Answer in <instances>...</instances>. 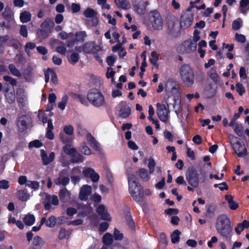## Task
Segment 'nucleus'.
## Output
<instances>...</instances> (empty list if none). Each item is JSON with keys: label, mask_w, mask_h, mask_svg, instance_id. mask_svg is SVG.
I'll list each match as a JSON object with an SVG mask.
<instances>
[{"label": "nucleus", "mask_w": 249, "mask_h": 249, "mask_svg": "<svg viewBox=\"0 0 249 249\" xmlns=\"http://www.w3.org/2000/svg\"><path fill=\"white\" fill-rule=\"evenodd\" d=\"M215 228L217 233L227 241L231 239L233 228L229 216L221 214L217 216L215 223Z\"/></svg>", "instance_id": "nucleus-1"}, {"label": "nucleus", "mask_w": 249, "mask_h": 249, "mask_svg": "<svg viewBox=\"0 0 249 249\" xmlns=\"http://www.w3.org/2000/svg\"><path fill=\"white\" fill-rule=\"evenodd\" d=\"M129 191L131 196L136 202H142L143 199V192L142 186L139 182L138 178L133 174L129 175L128 178Z\"/></svg>", "instance_id": "nucleus-2"}, {"label": "nucleus", "mask_w": 249, "mask_h": 249, "mask_svg": "<svg viewBox=\"0 0 249 249\" xmlns=\"http://www.w3.org/2000/svg\"><path fill=\"white\" fill-rule=\"evenodd\" d=\"M182 82L187 87H191L195 83V73L193 68L189 64H182L178 68Z\"/></svg>", "instance_id": "nucleus-3"}, {"label": "nucleus", "mask_w": 249, "mask_h": 249, "mask_svg": "<svg viewBox=\"0 0 249 249\" xmlns=\"http://www.w3.org/2000/svg\"><path fill=\"white\" fill-rule=\"evenodd\" d=\"M87 99L89 103L95 107H107V106L105 96L100 90L96 88L90 89L88 91Z\"/></svg>", "instance_id": "nucleus-4"}, {"label": "nucleus", "mask_w": 249, "mask_h": 249, "mask_svg": "<svg viewBox=\"0 0 249 249\" xmlns=\"http://www.w3.org/2000/svg\"><path fill=\"white\" fill-rule=\"evenodd\" d=\"M199 174L198 171L194 167H189L186 173V179L192 187L196 188L199 184Z\"/></svg>", "instance_id": "nucleus-5"}, {"label": "nucleus", "mask_w": 249, "mask_h": 249, "mask_svg": "<svg viewBox=\"0 0 249 249\" xmlns=\"http://www.w3.org/2000/svg\"><path fill=\"white\" fill-rule=\"evenodd\" d=\"M63 151L65 154L71 156V161L73 163H80L84 160V157L80 153H77L76 149L71 148L70 144H66L63 147Z\"/></svg>", "instance_id": "nucleus-6"}, {"label": "nucleus", "mask_w": 249, "mask_h": 249, "mask_svg": "<svg viewBox=\"0 0 249 249\" xmlns=\"http://www.w3.org/2000/svg\"><path fill=\"white\" fill-rule=\"evenodd\" d=\"M150 21L153 29L155 30H160L163 27V21L160 14L157 10L150 12Z\"/></svg>", "instance_id": "nucleus-7"}, {"label": "nucleus", "mask_w": 249, "mask_h": 249, "mask_svg": "<svg viewBox=\"0 0 249 249\" xmlns=\"http://www.w3.org/2000/svg\"><path fill=\"white\" fill-rule=\"evenodd\" d=\"M101 47L97 45L95 41H88L82 45V51L87 54H93L101 51Z\"/></svg>", "instance_id": "nucleus-8"}, {"label": "nucleus", "mask_w": 249, "mask_h": 249, "mask_svg": "<svg viewBox=\"0 0 249 249\" xmlns=\"http://www.w3.org/2000/svg\"><path fill=\"white\" fill-rule=\"evenodd\" d=\"M58 175V177L54 180V183L57 185L67 186L70 182L68 170L63 169L59 173Z\"/></svg>", "instance_id": "nucleus-9"}, {"label": "nucleus", "mask_w": 249, "mask_h": 249, "mask_svg": "<svg viewBox=\"0 0 249 249\" xmlns=\"http://www.w3.org/2000/svg\"><path fill=\"white\" fill-rule=\"evenodd\" d=\"M243 146L244 144L239 138L238 141L232 144L234 152L239 157H244L247 154V149L245 147H243Z\"/></svg>", "instance_id": "nucleus-10"}, {"label": "nucleus", "mask_w": 249, "mask_h": 249, "mask_svg": "<svg viewBox=\"0 0 249 249\" xmlns=\"http://www.w3.org/2000/svg\"><path fill=\"white\" fill-rule=\"evenodd\" d=\"M193 21V16L192 14L185 13L180 18V25L182 28H187L190 26Z\"/></svg>", "instance_id": "nucleus-11"}, {"label": "nucleus", "mask_w": 249, "mask_h": 249, "mask_svg": "<svg viewBox=\"0 0 249 249\" xmlns=\"http://www.w3.org/2000/svg\"><path fill=\"white\" fill-rule=\"evenodd\" d=\"M120 108L119 110L120 116L122 118H126L130 114L131 108L126 102H121L120 104Z\"/></svg>", "instance_id": "nucleus-12"}, {"label": "nucleus", "mask_w": 249, "mask_h": 249, "mask_svg": "<svg viewBox=\"0 0 249 249\" xmlns=\"http://www.w3.org/2000/svg\"><path fill=\"white\" fill-rule=\"evenodd\" d=\"M124 218L126 221L127 226L131 230L135 229V222L132 218L130 209L128 207H125L124 209Z\"/></svg>", "instance_id": "nucleus-13"}, {"label": "nucleus", "mask_w": 249, "mask_h": 249, "mask_svg": "<svg viewBox=\"0 0 249 249\" xmlns=\"http://www.w3.org/2000/svg\"><path fill=\"white\" fill-rule=\"evenodd\" d=\"M91 193V186L88 185H84L81 188L79 198L81 200H86Z\"/></svg>", "instance_id": "nucleus-14"}, {"label": "nucleus", "mask_w": 249, "mask_h": 249, "mask_svg": "<svg viewBox=\"0 0 249 249\" xmlns=\"http://www.w3.org/2000/svg\"><path fill=\"white\" fill-rule=\"evenodd\" d=\"M132 3L133 7L139 15H143L145 14L146 7L141 0H133Z\"/></svg>", "instance_id": "nucleus-15"}, {"label": "nucleus", "mask_w": 249, "mask_h": 249, "mask_svg": "<svg viewBox=\"0 0 249 249\" xmlns=\"http://www.w3.org/2000/svg\"><path fill=\"white\" fill-rule=\"evenodd\" d=\"M55 154L53 152H52L49 154L48 157L47 154L44 150H41V157L42 160L43 164L47 165L51 163L54 159Z\"/></svg>", "instance_id": "nucleus-16"}, {"label": "nucleus", "mask_w": 249, "mask_h": 249, "mask_svg": "<svg viewBox=\"0 0 249 249\" xmlns=\"http://www.w3.org/2000/svg\"><path fill=\"white\" fill-rule=\"evenodd\" d=\"M86 138L89 144L94 148L96 151L101 152L102 148L101 147L99 143L96 141L95 139L90 133H88L87 135Z\"/></svg>", "instance_id": "nucleus-17"}, {"label": "nucleus", "mask_w": 249, "mask_h": 249, "mask_svg": "<svg viewBox=\"0 0 249 249\" xmlns=\"http://www.w3.org/2000/svg\"><path fill=\"white\" fill-rule=\"evenodd\" d=\"M9 89L6 88L4 89V95L6 102L9 104H12L15 101V90L13 89L12 91L9 92Z\"/></svg>", "instance_id": "nucleus-18"}, {"label": "nucleus", "mask_w": 249, "mask_h": 249, "mask_svg": "<svg viewBox=\"0 0 249 249\" xmlns=\"http://www.w3.org/2000/svg\"><path fill=\"white\" fill-rule=\"evenodd\" d=\"M185 45V50L186 53H190L196 50L197 44L192 40H186L184 42Z\"/></svg>", "instance_id": "nucleus-19"}, {"label": "nucleus", "mask_w": 249, "mask_h": 249, "mask_svg": "<svg viewBox=\"0 0 249 249\" xmlns=\"http://www.w3.org/2000/svg\"><path fill=\"white\" fill-rule=\"evenodd\" d=\"M112 51L114 52H117L119 51V56L120 57L124 58L126 54V52L124 48L122 47V43H118L116 45L112 47Z\"/></svg>", "instance_id": "nucleus-20"}, {"label": "nucleus", "mask_w": 249, "mask_h": 249, "mask_svg": "<svg viewBox=\"0 0 249 249\" xmlns=\"http://www.w3.org/2000/svg\"><path fill=\"white\" fill-rule=\"evenodd\" d=\"M51 32V30H45L44 29H38L37 30L36 36L37 37L40 39H44L49 36V33Z\"/></svg>", "instance_id": "nucleus-21"}, {"label": "nucleus", "mask_w": 249, "mask_h": 249, "mask_svg": "<svg viewBox=\"0 0 249 249\" xmlns=\"http://www.w3.org/2000/svg\"><path fill=\"white\" fill-rule=\"evenodd\" d=\"M25 118V116H21L17 123V125L19 127L20 132L24 131L28 127L27 122L24 119Z\"/></svg>", "instance_id": "nucleus-22"}, {"label": "nucleus", "mask_w": 249, "mask_h": 249, "mask_svg": "<svg viewBox=\"0 0 249 249\" xmlns=\"http://www.w3.org/2000/svg\"><path fill=\"white\" fill-rule=\"evenodd\" d=\"M102 242L105 246L111 245L113 243V236L109 232L106 233L102 237Z\"/></svg>", "instance_id": "nucleus-23"}, {"label": "nucleus", "mask_w": 249, "mask_h": 249, "mask_svg": "<svg viewBox=\"0 0 249 249\" xmlns=\"http://www.w3.org/2000/svg\"><path fill=\"white\" fill-rule=\"evenodd\" d=\"M54 26L53 21L51 18H46L41 24L40 27L45 30H51Z\"/></svg>", "instance_id": "nucleus-24"}, {"label": "nucleus", "mask_w": 249, "mask_h": 249, "mask_svg": "<svg viewBox=\"0 0 249 249\" xmlns=\"http://www.w3.org/2000/svg\"><path fill=\"white\" fill-rule=\"evenodd\" d=\"M70 195L71 193L66 188L61 189L58 195L60 200L62 202H65L67 200V196L70 197Z\"/></svg>", "instance_id": "nucleus-25"}, {"label": "nucleus", "mask_w": 249, "mask_h": 249, "mask_svg": "<svg viewBox=\"0 0 249 249\" xmlns=\"http://www.w3.org/2000/svg\"><path fill=\"white\" fill-rule=\"evenodd\" d=\"M31 16L32 15L29 12L24 11L20 14V21L23 23H27L31 20Z\"/></svg>", "instance_id": "nucleus-26"}, {"label": "nucleus", "mask_w": 249, "mask_h": 249, "mask_svg": "<svg viewBox=\"0 0 249 249\" xmlns=\"http://www.w3.org/2000/svg\"><path fill=\"white\" fill-rule=\"evenodd\" d=\"M165 90L167 93L169 94L174 90H177L174 82L173 80H168L165 86Z\"/></svg>", "instance_id": "nucleus-27"}, {"label": "nucleus", "mask_w": 249, "mask_h": 249, "mask_svg": "<svg viewBox=\"0 0 249 249\" xmlns=\"http://www.w3.org/2000/svg\"><path fill=\"white\" fill-rule=\"evenodd\" d=\"M23 221L26 225L31 226L35 222V216L32 214H26L23 218Z\"/></svg>", "instance_id": "nucleus-28"}, {"label": "nucleus", "mask_w": 249, "mask_h": 249, "mask_svg": "<svg viewBox=\"0 0 249 249\" xmlns=\"http://www.w3.org/2000/svg\"><path fill=\"white\" fill-rule=\"evenodd\" d=\"M46 226L49 228H54L56 225V218L54 215H51L48 219H46V222L44 223Z\"/></svg>", "instance_id": "nucleus-29"}, {"label": "nucleus", "mask_w": 249, "mask_h": 249, "mask_svg": "<svg viewBox=\"0 0 249 249\" xmlns=\"http://www.w3.org/2000/svg\"><path fill=\"white\" fill-rule=\"evenodd\" d=\"M73 97L75 99H77L79 100L80 102L83 105L85 106H88L89 105V102L87 99V97H86L82 94L74 93Z\"/></svg>", "instance_id": "nucleus-30"}, {"label": "nucleus", "mask_w": 249, "mask_h": 249, "mask_svg": "<svg viewBox=\"0 0 249 249\" xmlns=\"http://www.w3.org/2000/svg\"><path fill=\"white\" fill-rule=\"evenodd\" d=\"M11 13L12 10L11 8L8 6H6L2 15L6 20L10 22L12 20Z\"/></svg>", "instance_id": "nucleus-31"}, {"label": "nucleus", "mask_w": 249, "mask_h": 249, "mask_svg": "<svg viewBox=\"0 0 249 249\" xmlns=\"http://www.w3.org/2000/svg\"><path fill=\"white\" fill-rule=\"evenodd\" d=\"M71 232L67 231L65 228H61L59 232L58 238L59 240H63L65 238H69Z\"/></svg>", "instance_id": "nucleus-32"}, {"label": "nucleus", "mask_w": 249, "mask_h": 249, "mask_svg": "<svg viewBox=\"0 0 249 249\" xmlns=\"http://www.w3.org/2000/svg\"><path fill=\"white\" fill-rule=\"evenodd\" d=\"M181 232L178 230H175L171 234V242L173 244H176L179 242Z\"/></svg>", "instance_id": "nucleus-33"}, {"label": "nucleus", "mask_w": 249, "mask_h": 249, "mask_svg": "<svg viewBox=\"0 0 249 249\" xmlns=\"http://www.w3.org/2000/svg\"><path fill=\"white\" fill-rule=\"evenodd\" d=\"M55 40L58 44L61 45L56 48L55 51L61 54H65L66 53L67 49L64 46V43L63 41H61L57 39H55Z\"/></svg>", "instance_id": "nucleus-34"}, {"label": "nucleus", "mask_w": 249, "mask_h": 249, "mask_svg": "<svg viewBox=\"0 0 249 249\" xmlns=\"http://www.w3.org/2000/svg\"><path fill=\"white\" fill-rule=\"evenodd\" d=\"M75 39L77 42H83L85 38L87 37V34L85 31L77 32L75 34Z\"/></svg>", "instance_id": "nucleus-35"}, {"label": "nucleus", "mask_w": 249, "mask_h": 249, "mask_svg": "<svg viewBox=\"0 0 249 249\" xmlns=\"http://www.w3.org/2000/svg\"><path fill=\"white\" fill-rule=\"evenodd\" d=\"M8 69L11 73L13 75L18 77L21 76V74L20 71L15 67V66L14 64H10L8 66Z\"/></svg>", "instance_id": "nucleus-36"}, {"label": "nucleus", "mask_w": 249, "mask_h": 249, "mask_svg": "<svg viewBox=\"0 0 249 249\" xmlns=\"http://www.w3.org/2000/svg\"><path fill=\"white\" fill-rule=\"evenodd\" d=\"M44 244V242L42 238L38 235H36L34 237L32 245L35 247L40 248Z\"/></svg>", "instance_id": "nucleus-37"}, {"label": "nucleus", "mask_w": 249, "mask_h": 249, "mask_svg": "<svg viewBox=\"0 0 249 249\" xmlns=\"http://www.w3.org/2000/svg\"><path fill=\"white\" fill-rule=\"evenodd\" d=\"M84 15L87 18H91L96 16L97 12L91 8H88L84 11Z\"/></svg>", "instance_id": "nucleus-38"}, {"label": "nucleus", "mask_w": 249, "mask_h": 249, "mask_svg": "<svg viewBox=\"0 0 249 249\" xmlns=\"http://www.w3.org/2000/svg\"><path fill=\"white\" fill-rule=\"evenodd\" d=\"M139 175L144 181H148L149 179V176L147 173V171L144 168L140 169L139 171Z\"/></svg>", "instance_id": "nucleus-39"}, {"label": "nucleus", "mask_w": 249, "mask_h": 249, "mask_svg": "<svg viewBox=\"0 0 249 249\" xmlns=\"http://www.w3.org/2000/svg\"><path fill=\"white\" fill-rule=\"evenodd\" d=\"M157 115L159 118V119L164 123H167L168 120V116L167 114V109L165 110V111H160L157 112Z\"/></svg>", "instance_id": "nucleus-40"}, {"label": "nucleus", "mask_w": 249, "mask_h": 249, "mask_svg": "<svg viewBox=\"0 0 249 249\" xmlns=\"http://www.w3.org/2000/svg\"><path fill=\"white\" fill-rule=\"evenodd\" d=\"M40 183L37 181L28 180L26 186L34 189L35 191L38 190L39 188Z\"/></svg>", "instance_id": "nucleus-41"}, {"label": "nucleus", "mask_w": 249, "mask_h": 249, "mask_svg": "<svg viewBox=\"0 0 249 249\" xmlns=\"http://www.w3.org/2000/svg\"><path fill=\"white\" fill-rule=\"evenodd\" d=\"M99 22V20L97 17L91 18V19H87L86 20V23L87 26L89 27H95Z\"/></svg>", "instance_id": "nucleus-42"}, {"label": "nucleus", "mask_w": 249, "mask_h": 249, "mask_svg": "<svg viewBox=\"0 0 249 249\" xmlns=\"http://www.w3.org/2000/svg\"><path fill=\"white\" fill-rule=\"evenodd\" d=\"M8 40V35L3 36H0V53H3L4 52V45L3 43H6Z\"/></svg>", "instance_id": "nucleus-43"}, {"label": "nucleus", "mask_w": 249, "mask_h": 249, "mask_svg": "<svg viewBox=\"0 0 249 249\" xmlns=\"http://www.w3.org/2000/svg\"><path fill=\"white\" fill-rule=\"evenodd\" d=\"M48 71L50 72V75L51 76V81L55 85L58 84V79L55 71L51 68H48Z\"/></svg>", "instance_id": "nucleus-44"}, {"label": "nucleus", "mask_w": 249, "mask_h": 249, "mask_svg": "<svg viewBox=\"0 0 249 249\" xmlns=\"http://www.w3.org/2000/svg\"><path fill=\"white\" fill-rule=\"evenodd\" d=\"M36 47V44L34 42H27L25 46V52L27 54L30 53V50L34 49Z\"/></svg>", "instance_id": "nucleus-45"}, {"label": "nucleus", "mask_w": 249, "mask_h": 249, "mask_svg": "<svg viewBox=\"0 0 249 249\" xmlns=\"http://www.w3.org/2000/svg\"><path fill=\"white\" fill-rule=\"evenodd\" d=\"M68 97L67 95L62 97V101L58 103V107L61 110H64L67 105Z\"/></svg>", "instance_id": "nucleus-46"}, {"label": "nucleus", "mask_w": 249, "mask_h": 249, "mask_svg": "<svg viewBox=\"0 0 249 249\" xmlns=\"http://www.w3.org/2000/svg\"><path fill=\"white\" fill-rule=\"evenodd\" d=\"M215 211V207L213 205H209L207 207V215L210 217H213L214 215Z\"/></svg>", "instance_id": "nucleus-47"}, {"label": "nucleus", "mask_w": 249, "mask_h": 249, "mask_svg": "<svg viewBox=\"0 0 249 249\" xmlns=\"http://www.w3.org/2000/svg\"><path fill=\"white\" fill-rule=\"evenodd\" d=\"M160 244L162 245L164 247L167 246L168 241L165 234L163 232L160 233L159 235Z\"/></svg>", "instance_id": "nucleus-48"}, {"label": "nucleus", "mask_w": 249, "mask_h": 249, "mask_svg": "<svg viewBox=\"0 0 249 249\" xmlns=\"http://www.w3.org/2000/svg\"><path fill=\"white\" fill-rule=\"evenodd\" d=\"M19 193V198L22 202L26 201L28 199L27 192L25 190H20Z\"/></svg>", "instance_id": "nucleus-49"}, {"label": "nucleus", "mask_w": 249, "mask_h": 249, "mask_svg": "<svg viewBox=\"0 0 249 249\" xmlns=\"http://www.w3.org/2000/svg\"><path fill=\"white\" fill-rule=\"evenodd\" d=\"M113 237L115 240H122L124 237V234L120 232V231L115 228L113 232Z\"/></svg>", "instance_id": "nucleus-50"}, {"label": "nucleus", "mask_w": 249, "mask_h": 249, "mask_svg": "<svg viewBox=\"0 0 249 249\" xmlns=\"http://www.w3.org/2000/svg\"><path fill=\"white\" fill-rule=\"evenodd\" d=\"M79 59V55L77 53H73L70 56V62L71 64L74 65L76 64Z\"/></svg>", "instance_id": "nucleus-51"}, {"label": "nucleus", "mask_w": 249, "mask_h": 249, "mask_svg": "<svg viewBox=\"0 0 249 249\" xmlns=\"http://www.w3.org/2000/svg\"><path fill=\"white\" fill-rule=\"evenodd\" d=\"M3 79L6 82H9L10 85L12 86H15L17 85V81L16 79L12 78L8 75H4L3 76Z\"/></svg>", "instance_id": "nucleus-52"}, {"label": "nucleus", "mask_w": 249, "mask_h": 249, "mask_svg": "<svg viewBox=\"0 0 249 249\" xmlns=\"http://www.w3.org/2000/svg\"><path fill=\"white\" fill-rule=\"evenodd\" d=\"M236 91L238 93V94L242 96L246 92L245 88L243 86V85L240 83H237L235 85Z\"/></svg>", "instance_id": "nucleus-53"}, {"label": "nucleus", "mask_w": 249, "mask_h": 249, "mask_svg": "<svg viewBox=\"0 0 249 249\" xmlns=\"http://www.w3.org/2000/svg\"><path fill=\"white\" fill-rule=\"evenodd\" d=\"M155 164L156 163L153 159L150 158L148 161V167L150 173H152L154 171Z\"/></svg>", "instance_id": "nucleus-54"}, {"label": "nucleus", "mask_w": 249, "mask_h": 249, "mask_svg": "<svg viewBox=\"0 0 249 249\" xmlns=\"http://www.w3.org/2000/svg\"><path fill=\"white\" fill-rule=\"evenodd\" d=\"M20 35L23 37H27L28 36V31L27 26L25 25H22L20 26L19 31Z\"/></svg>", "instance_id": "nucleus-55"}, {"label": "nucleus", "mask_w": 249, "mask_h": 249, "mask_svg": "<svg viewBox=\"0 0 249 249\" xmlns=\"http://www.w3.org/2000/svg\"><path fill=\"white\" fill-rule=\"evenodd\" d=\"M73 127L71 125H66L64 127V132L69 135H72L73 134Z\"/></svg>", "instance_id": "nucleus-56"}, {"label": "nucleus", "mask_w": 249, "mask_h": 249, "mask_svg": "<svg viewBox=\"0 0 249 249\" xmlns=\"http://www.w3.org/2000/svg\"><path fill=\"white\" fill-rule=\"evenodd\" d=\"M109 224L107 222H103L99 225V231L100 232H104L106 231L108 228Z\"/></svg>", "instance_id": "nucleus-57"}, {"label": "nucleus", "mask_w": 249, "mask_h": 249, "mask_svg": "<svg viewBox=\"0 0 249 249\" xmlns=\"http://www.w3.org/2000/svg\"><path fill=\"white\" fill-rule=\"evenodd\" d=\"M42 146V143L39 140H36L29 142V147H35L39 148Z\"/></svg>", "instance_id": "nucleus-58"}, {"label": "nucleus", "mask_w": 249, "mask_h": 249, "mask_svg": "<svg viewBox=\"0 0 249 249\" xmlns=\"http://www.w3.org/2000/svg\"><path fill=\"white\" fill-rule=\"evenodd\" d=\"M81 151L82 153L86 155H89L91 153L90 149L87 146L85 143L82 145Z\"/></svg>", "instance_id": "nucleus-59"}, {"label": "nucleus", "mask_w": 249, "mask_h": 249, "mask_svg": "<svg viewBox=\"0 0 249 249\" xmlns=\"http://www.w3.org/2000/svg\"><path fill=\"white\" fill-rule=\"evenodd\" d=\"M235 38L237 41L241 43H245L246 41V37L244 35L236 33Z\"/></svg>", "instance_id": "nucleus-60"}, {"label": "nucleus", "mask_w": 249, "mask_h": 249, "mask_svg": "<svg viewBox=\"0 0 249 249\" xmlns=\"http://www.w3.org/2000/svg\"><path fill=\"white\" fill-rule=\"evenodd\" d=\"M28 182V180H27V178L25 176H20L18 178V183L21 185H25L26 186V184Z\"/></svg>", "instance_id": "nucleus-61"}, {"label": "nucleus", "mask_w": 249, "mask_h": 249, "mask_svg": "<svg viewBox=\"0 0 249 249\" xmlns=\"http://www.w3.org/2000/svg\"><path fill=\"white\" fill-rule=\"evenodd\" d=\"M165 213L168 215L177 214L178 213V210L177 209L168 208L165 210Z\"/></svg>", "instance_id": "nucleus-62"}, {"label": "nucleus", "mask_w": 249, "mask_h": 249, "mask_svg": "<svg viewBox=\"0 0 249 249\" xmlns=\"http://www.w3.org/2000/svg\"><path fill=\"white\" fill-rule=\"evenodd\" d=\"M163 134L164 137L169 142L173 141V136L171 132L168 131L167 129H165L163 132Z\"/></svg>", "instance_id": "nucleus-63"}, {"label": "nucleus", "mask_w": 249, "mask_h": 249, "mask_svg": "<svg viewBox=\"0 0 249 249\" xmlns=\"http://www.w3.org/2000/svg\"><path fill=\"white\" fill-rule=\"evenodd\" d=\"M94 170L91 168H88L83 171V174L84 176L86 177H90L92 174L93 173Z\"/></svg>", "instance_id": "nucleus-64"}]
</instances>
